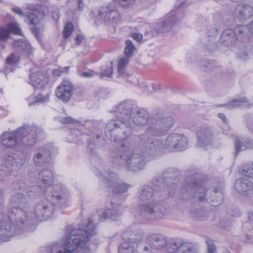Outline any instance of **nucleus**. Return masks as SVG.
Instances as JSON below:
<instances>
[{
    "mask_svg": "<svg viewBox=\"0 0 253 253\" xmlns=\"http://www.w3.org/2000/svg\"><path fill=\"white\" fill-rule=\"evenodd\" d=\"M6 29L9 30V34L11 32L19 35L20 33V29L17 25L13 23H9L6 26Z\"/></svg>",
    "mask_w": 253,
    "mask_h": 253,
    "instance_id": "50",
    "label": "nucleus"
},
{
    "mask_svg": "<svg viewBox=\"0 0 253 253\" xmlns=\"http://www.w3.org/2000/svg\"><path fill=\"white\" fill-rule=\"evenodd\" d=\"M206 243L207 245L208 253H216V247L212 241L208 240Z\"/></svg>",
    "mask_w": 253,
    "mask_h": 253,
    "instance_id": "53",
    "label": "nucleus"
},
{
    "mask_svg": "<svg viewBox=\"0 0 253 253\" xmlns=\"http://www.w3.org/2000/svg\"><path fill=\"white\" fill-rule=\"evenodd\" d=\"M235 15L241 19H247L253 15V8L248 4H239L235 9Z\"/></svg>",
    "mask_w": 253,
    "mask_h": 253,
    "instance_id": "30",
    "label": "nucleus"
},
{
    "mask_svg": "<svg viewBox=\"0 0 253 253\" xmlns=\"http://www.w3.org/2000/svg\"><path fill=\"white\" fill-rule=\"evenodd\" d=\"M74 25L71 22H68L64 26V40L68 38L72 34Z\"/></svg>",
    "mask_w": 253,
    "mask_h": 253,
    "instance_id": "48",
    "label": "nucleus"
},
{
    "mask_svg": "<svg viewBox=\"0 0 253 253\" xmlns=\"http://www.w3.org/2000/svg\"><path fill=\"white\" fill-rule=\"evenodd\" d=\"M111 208L107 209L99 215V219L102 221L107 219L115 220L121 214V205L111 202Z\"/></svg>",
    "mask_w": 253,
    "mask_h": 253,
    "instance_id": "27",
    "label": "nucleus"
},
{
    "mask_svg": "<svg viewBox=\"0 0 253 253\" xmlns=\"http://www.w3.org/2000/svg\"><path fill=\"white\" fill-rule=\"evenodd\" d=\"M136 140L143 152L152 155L160 154L164 149L169 152L181 151L187 148L188 144L186 136L175 132L167 136L164 142L162 139L151 138L147 134H139Z\"/></svg>",
    "mask_w": 253,
    "mask_h": 253,
    "instance_id": "4",
    "label": "nucleus"
},
{
    "mask_svg": "<svg viewBox=\"0 0 253 253\" xmlns=\"http://www.w3.org/2000/svg\"><path fill=\"white\" fill-rule=\"evenodd\" d=\"M126 68L118 66V73L119 76L128 78L130 75L125 72Z\"/></svg>",
    "mask_w": 253,
    "mask_h": 253,
    "instance_id": "55",
    "label": "nucleus"
},
{
    "mask_svg": "<svg viewBox=\"0 0 253 253\" xmlns=\"http://www.w3.org/2000/svg\"><path fill=\"white\" fill-rule=\"evenodd\" d=\"M174 119L169 116L160 118L158 115H155L153 125L147 128L145 132L141 134H147L153 136H161L166 133L173 125Z\"/></svg>",
    "mask_w": 253,
    "mask_h": 253,
    "instance_id": "10",
    "label": "nucleus"
},
{
    "mask_svg": "<svg viewBox=\"0 0 253 253\" xmlns=\"http://www.w3.org/2000/svg\"><path fill=\"white\" fill-rule=\"evenodd\" d=\"M93 72L92 71H89L87 72H84L82 73L81 76L84 78H90L93 76Z\"/></svg>",
    "mask_w": 253,
    "mask_h": 253,
    "instance_id": "64",
    "label": "nucleus"
},
{
    "mask_svg": "<svg viewBox=\"0 0 253 253\" xmlns=\"http://www.w3.org/2000/svg\"><path fill=\"white\" fill-rule=\"evenodd\" d=\"M120 5L128 8L131 6L134 3L135 0H115Z\"/></svg>",
    "mask_w": 253,
    "mask_h": 253,
    "instance_id": "52",
    "label": "nucleus"
},
{
    "mask_svg": "<svg viewBox=\"0 0 253 253\" xmlns=\"http://www.w3.org/2000/svg\"><path fill=\"white\" fill-rule=\"evenodd\" d=\"M184 2L177 0L176 2L177 9H179L184 4ZM184 16V14L180 10L176 11L175 9L172 10L169 14L167 15L166 19L161 22L160 25V28L158 29L159 33H165L170 31L174 24L179 20L182 19Z\"/></svg>",
    "mask_w": 253,
    "mask_h": 253,
    "instance_id": "12",
    "label": "nucleus"
},
{
    "mask_svg": "<svg viewBox=\"0 0 253 253\" xmlns=\"http://www.w3.org/2000/svg\"><path fill=\"white\" fill-rule=\"evenodd\" d=\"M196 135L198 138L197 145L203 147L210 145L212 142L214 132L211 126L204 125L197 128Z\"/></svg>",
    "mask_w": 253,
    "mask_h": 253,
    "instance_id": "19",
    "label": "nucleus"
},
{
    "mask_svg": "<svg viewBox=\"0 0 253 253\" xmlns=\"http://www.w3.org/2000/svg\"><path fill=\"white\" fill-rule=\"evenodd\" d=\"M59 191L61 190L58 185H53L52 187H49L47 189L43 186L41 187L40 186L34 185L29 188L27 193L29 196L40 195L41 194L44 193L46 196L60 200L62 199V195H60Z\"/></svg>",
    "mask_w": 253,
    "mask_h": 253,
    "instance_id": "17",
    "label": "nucleus"
},
{
    "mask_svg": "<svg viewBox=\"0 0 253 253\" xmlns=\"http://www.w3.org/2000/svg\"><path fill=\"white\" fill-rule=\"evenodd\" d=\"M39 183L42 184V186L47 189L51 187L50 185L53 181V174L52 172L49 169H43L39 173ZM53 186H51V187Z\"/></svg>",
    "mask_w": 253,
    "mask_h": 253,
    "instance_id": "29",
    "label": "nucleus"
},
{
    "mask_svg": "<svg viewBox=\"0 0 253 253\" xmlns=\"http://www.w3.org/2000/svg\"><path fill=\"white\" fill-rule=\"evenodd\" d=\"M95 234V227L90 219H88L85 229L75 228L72 225L67 226L64 253H84L89 237Z\"/></svg>",
    "mask_w": 253,
    "mask_h": 253,
    "instance_id": "7",
    "label": "nucleus"
},
{
    "mask_svg": "<svg viewBox=\"0 0 253 253\" xmlns=\"http://www.w3.org/2000/svg\"><path fill=\"white\" fill-rule=\"evenodd\" d=\"M101 128L97 129L93 128L89 134V138L87 139L88 144L87 150L91 156L96 155V149L98 147L104 146L106 144V140L105 139L102 129L103 125H99Z\"/></svg>",
    "mask_w": 253,
    "mask_h": 253,
    "instance_id": "14",
    "label": "nucleus"
},
{
    "mask_svg": "<svg viewBox=\"0 0 253 253\" xmlns=\"http://www.w3.org/2000/svg\"><path fill=\"white\" fill-rule=\"evenodd\" d=\"M147 244L153 250H160L167 245L166 239L160 234H152L147 237Z\"/></svg>",
    "mask_w": 253,
    "mask_h": 253,
    "instance_id": "26",
    "label": "nucleus"
},
{
    "mask_svg": "<svg viewBox=\"0 0 253 253\" xmlns=\"http://www.w3.org/2000/svg\"><path fill=\"white\" fill-rule=\"evenodd\" d=\"M123 239L126 243H135L140 242L143 237L141 231L138 232H132L130 230H127L124 232L122 235Z\"/></svg>",
    "mask_w": 253,
    "mask_h": 253,
    "instance_id": "31",
    "label": "nucleus"
},
{
    "mask_svg": "<svg viewBox=\"0 0 253 253\" xmlns=\"http://www.w3.org/2000/svg\"><path fill=\"white\" fill-rule=\"evenodd\" d=\"M253 24H250L249 26L246 25H238L235 29L234 32L235 34L237 40L242 41L247 36V33L250 31L253 33V28L252 27Z\"/></svg>",
    "mask_w": 253,
    "mask_h": 253,
    "instance_id": "34",
    "label": "nucleus"
},
{
    "mask_svg": "<svg viewBox=\"0 0 253 253\" xmlns=\"http://www.w3.org/2000/svg\"><path fill=\"white\" fill-rule=\"evenodd\" d=\"M113 73V67L111 66H106L102 69L101 73V77L103 76L111 77Z\"/></svg>",
    "mask_w": 253,
    "mask_h": 253,
    "instance_id": "51",
    "label": "nucleus"
},
{
    "mask_svg": "<svg viewBox=\"0 0 253 253\" xmlns=\"http://www.w3.org/2000/svg\"><path fill=\"white\" fill-rule=\"evenodd\" d=\"M96 18L100 23H118L122 20L119 11L111 6L99 7Z\"/></svg>",
    "mask_w": 253,
    "mask_h": 253,
    "instance_id": "13",
    "label": "nucleus"
},
{
    "mask_svg": "<svg viewBox=\"0 0 253 253\" xmlns=\"http://www.w3.org/2000/svg\"><path fill=\"white\" fill-rule=\"evenodd\" d=\"M71 132V133H72L73 135H74L75 136L77 137L80 136H84L83 133L78 128H72Z\"/></svg>",
    "mask_w": 253,
    "mask_h": 253,
    "instance_id": "60",
    "label": "nucleus"
},
{
    "mask_svg": "<svg viewBox=\"0 0 253 253\" xmlns=\"http://www.w3.org/2000/svg\"><path fill=\"white\" fill-rule=\"evenodd\" d=\"M51 253H63V250L62 247L58 249V246L54 245L51 248Z\"/></svg>",
    "mask_w": 253,
    "mask_h": 253,
    "instance_id": "58",
    "label": "nucleus"
},
{
    "mask_svg": "<svg viewBox=\"0 0 253 253\" xmlns=\"http://www.w3.org/2000/svg\"><path fill=\"white\" fill-rule=\"evenodd\" d=\"M26 8L35 12L30 13L26 18L27 22L31 25L38 24L47 11L45 6L39 4H27Z\"/></svg>",
    "mask_w": 253,
    "mask_h": 253,
    "instance_id": "20",
    "label": "nucleus"
},
{
    "mask_svg": "<svg viewBox=\"0 0 253 253\" xmlns=\"http://www.w3.org/2000/svg\"><path fill=\"white\" fill-rule=\"evenodd\" d=\"M52 212L53 207L50 203L41 202L36 205L34 211V217L31 218L45 220L52 215Z\"/></svg>",
    "mask_w": 253,
    "mask_h": 253,
    "instance_id": "22",
    "label": "nucleus"
},
{
    "mask_svg": "<svg viewBox=\"0 0 253 253\" xmlns=\"http://www.w3.org/2000/svg\"><path fill=\"white\" fill-rule=\"evenodd\" d=\"M51 94L50 87H48L47 92L45 93L44 92L40 93L35 97L31 95L27 99L29 102V105L31 106L38 103H43L47 102L49 101Z\"/></svg>",
    "mask_w": 253,
    "mask_h": 253,
    "instance_id": "32",
    "label": "nucleus"
},
{
    "mask_svg": "<svg viewBox=\"0 0 253 253\" xmlns=\"http://www.w3.org/2000/svg\"><path fill=\"white\" fill-rule=\"evenodd\" d=\"M235 188L238 193L244 196L253 194V183L246 178L237 179L235 183Z\"/></svg>",
    "mask_w": 253,
    "mask_h": 253,
    "instance_id": "25",
    "label": "nucleus"
},
{
    "mask_svg": "<svg viewBox=\"0 0 253 253\" xmlns=\"http://www.w3.org/2000/svg\"><path fill=\"white\" fill-rule=\"evenodd\" d=\"M43 133L42 129L37 126L24 125L14 131L4 132L0 139L6 148L25 149L33 146L37 138Z\"/></svg>",
    "mask_w": 253,
    "mask_h": 253,
    "instance_id": "5",
    "label": "nucleus"
},
{
    "mask_svg": "<svg viewBox=\"0 0 253 253\" xmlns=\"http://www.w3.org/2000/svg\"><path fill=\"white\" fill-rule=\"evenodd\" d=\"M14 162L13 156H7L0 164V180H3L4 177L11 175Z\"/></svg>",
    "mask_w": 253,
    "mask_h": 253,
    "instance_id": "28",
    "label": "nucleus"
},
{
    "mask_svg": "<svg viewBox=\"0 0 253 253\" xmlns=\"http://www.w3.org/2000/svg\"><path fill=\"white\" fill-rule=\"evenodd\" d=\"M246 121L247 127L250 130L253 131V116H247Z\"/></svg>",
    "mask_w": 253,
    "mask_h": 253,
    "instance_id": "54",
    "label": "nucleus"
},
{
    "mask_svg": "<svg viewBox=\"0 0 253 253\" xmlns=\"http://www.w3.org/2000/svg\"><path fill=\"white\" fill-rule=\"evenodd\" d=\"M177 171L172 168L165 169L162 178H154L151 182L152 186L144 185L138 190L137 197L141 201H146L154 196V192L164 193L168 191V195L172 197L176 190V186L173 182Z\"/></svg>",
    "mask_w": 253,
    "mask_h": 253,
    "instance_id": "6",
    "label": "nucleus"
},
{
    "mask_svg": "<svg viewBox=\"0 0 253 253\" xmlns=\"http://www.w3.org/2000/svg\"><path fill=\"white\" fill-rule=\"evenodd\" d=\"M30 81L35 88L44 89L49 81L48 75L40 70L33 71L30 75Z\"/></svg>",
    "mask_w": 253,
    "mask_h": 253,
    "instance_id": "23",
    "label": "nucleus"
},
{
    "mask_svg": "<svg viewBox=\"0 0 253 253\" xmlns=\"http://www.w3.org/2000/svg\"><path fill=\"white\" fill-rule=\"evenodd\" d=\"M119 253H134V247L128 243H122L118 249Z\"/></svg>",
    "mask_w": 253,
    "mask_h": 253,
    "instance_id": "42",
    "label": "nucleus"
},
{
    "mask_svg": "<svg viewBox=\"0 0 253 253\" xmlns=\"http://www.w3.org/2000/svg\"><path fill=\"white\" fill-rule=\"evenodd\" d=\"M25 227L20 228L9 220H3L0 222V245L11 240L14 234H21L20 231Z\"/></svg>",
    "mask_w": 253,
    "mask_h": 253,
    "instance_id": "15",
    "label": "nucleus"
},
{
    "mask_svg": "<svg viewBox=\"0 0 253 253\" xmlns=\"http://www.w3.org/2000/svg\"><path fill=\"white\" fill-rule=\"evenodd\" d=\"M9 38V30L6 28L0 27V44L6 42Z\"/></svg>",
    "mask_w": 253,
    "mask_h": 253,
    "instance_id": "45",
    "label": "nucleus"
},
{
    "mask_svg": "<svg viewBox=\"0 0 253 253\" xmlns=\"http://www.w3.org/2000/svg\"><path fill=\"white\" fill-rule=\"evenodd\" d=\"M19 61V56L14 53H11L6 58V63L10 65H16Z\"/></svg>",
    "mask_w": 253,
    "mask_h": 253,
    "instance_id": "47",
    "label": "nucleus"
},
{
    "mask_svg": "<svg viewBox=\"0 0 253 253\" xmlns=\"http://www.w3.org/2000/svg\"><path fill=\"white\" fill-rule=\"evenodd\" d=\"M207 19L203 16L199 17L196 21V27L199 31H203L205 29L207 26Z\"/></svg>",
    "mask_w": 253,
    "mask_h": 253,
    "instance_id": "46",
    "label": "nucleus"
},
{
    "mask_svg": "<svg viewBox=\"0 0 253 253\" xmlns=\"http://www.w3.org/2000/svg\"><path fill=\"white\" fill-rule=\"evenodd\" d=\"M236 41L235 34L234 31L230 29H227L225 30L223 33L220 37L221 42L225 46H229L233 44Z\"/></svg>",
    "mask_w": 253,
    "mask_h": 253,
    "instance_id": "35",
    "label": "nucleus"
},
{
    "mask_svg": "<svg viewBox=\"0 0 253 253\" xmlns=\"http://www.w3.org/2000/svg\"><path fill=\"white\" fill-rule=\"evenodd\" d=\"M137 106L134 101L125 100L115 107L114 111L118 119L111 120L105 128L104 133L108 139L119 142L131 135L132 130L129 121Z\"/></svg>",
    "mask_w": 253,
    "mask_h": 253,
    "instance_id": "2",
    "label": "nucleus"
},
{
    "mask_svg": "<svg viewBox=\"0 0 253 253\" xmlns=\"http://www.w3.org/2000/svg\"><path fill=\"white\" fill-rule=\"evenodd\" d=\"M13 48L18 51H24L29 55L33 53V49L30 43L25 40H15L13 42Z\"/></svg>",
    "mask_w": 253,
    "mask_h": 253,
    "instance_id": "33",
    "label": "nucleus"
},
{
    "mask_svg": "<svg viewBox=\"0 0 253 253\" xmlns=\"http://www.w3.org/2000/svg\"><path fill=\"white\" fill-rule=\"evenodd\" d=\"M64 125H71L74 126H84L85 122H81L79 120H76L70 117H64Z\"/></svg>",
    "mask_w": 253,
    "mask_h": 253,
    "instance_id": "44",
    "label": "nucleus"
},
{
    "mask_svg": "<svg viewBox=\"0 0 253 253\" xmlns=\"http://www.w3.org/2000/svg\"><path fill=\"white\" fill-rule=\"evenodd\" d=\"M33 32L35 34V37L37 39V40L40 42L42 39V35L39 30L38 29H34Z\"/></svg>",
    "mask_w": 253,
    "mask_h": 253,
    "instance_id": "62",
    "label": "nucleus"
},
{
    "mask_svg": "<svg viewBox=\"0 0 253 253\" xmlns=\"http://www.w3.org/2000/svg\"><path fill=\"white\" fill-rule=\"evenodd\" d=\"M220 31V27L217 24H212L207 27L206 35L209 37L217 36Z\"/></svg>",
    "mask_w": 253,
    "mask_h": 253,
    "instance_id": "39",
    "label": "nucleus"
},
{
    "mask_svg": "<svg viewBox=\"0 0 253 253\" xmlns=\"http://www.w3.org/2000/svg\"><path fill=\"white\" fill-rule=\"evenodd\" d=\"M11 207L8 212V217L11 223L20 229L25 227L29 219L26 212L23 210L28 206V200L22 193H16L9 200Z\"/></svg>",
    "mask_w": 253,
    "mask_h": 253,
    "instance_id": "8",
    "label": "nucleus"
},
{
    "mask_svg": "<svg viewBox=\"0 0 253 253\" xmlns=\"http://www.w3.org/2000/svg\"><path fill=\"white\" fill-rule=\"evenodd\" d=\"M131 37L138 42H140L142 40V36L139 33H133L131 35Z\"/></svg>",
    "mask_w": 253,
    "mask_h": 253,
    "instance_id": "59",
    "label": "nucleus"
},
{
    "mask_svg": "<svg viewBox=\"0 0 253 253\" xmlns=\"http://www.w3.org/2000/svg\"><path fill=\"white\" fill-rule=\"evenodd\" d=\"M73 85L67 80H64V102H68L72 95Z\"/></svg>",
    "mask_w": 253,
    "mask_h": 253,
    "instance_id": "38",
    "label": "nucleus"
},
{
    "mask_svg": "<svg viewBox=\"0 0 253 253\" xmlns=\"http://www.w3.org/2000/svg\"><path fill=\"white\" fill-rule=\"evenodd\" d=\"M219 106L225 107L228 109H231L235 107L242 106H245L248 107H249V104L247 98L242 97L239 98H234L228 103L226 104H221Z\"/></svg>",
    "mask_w": 253,
    "mask_h": 253,
    "instance_id": "37",
    "label": "nucleus"
},
{
    "mask_svg": "<svg viewBox=\"0 0 253 253\" xmlns=\"http://www.w3.org/2000/svg\"><path fill=\"white\" fill-rule=\"evenodd\" d=\"M129 62V58L126 57H123L120 59L119 62L118 66H121L122 67L126 68Z\"/></svg>",
    "mask_w": 253,
    "mask_h": 253,
    "instance_id": "56",
    "label": "nucleus"
},
{
    "mask_svg": "<svg viewBox=\"0 0 253 253\" xmlns=\"http://www.w3.org/2000/svg\"><path fill=\"white\" fill-rule=\"evenodd\" d=\"M135 135L121 143L120 147L114 148L110 152V160L114 165L125 166L129 170L137 171L143 169L146 162L143 156L138 153H133L135 150H139L145 155H152L143 152Z\"/></svg>",
    "mask_w": 253,
    "mask_h": 253,
    "instance_id": "3",
    "label": "nucleus"
},
{
    "mask_svg": "<svg viewBox=\"0 0 253 253\" xmlns=\"http://www.w3.org/2000/svg\"><path fill=\"white\" fill-rule=\"evenodd\" d=\"M235 155L246 149L253 148V140L247 139L242 142L239 138L235 139Z\"/></svg>",
    "mask_w": 253,
    "mask_h": 253,
    "instance_id": "36",
    "label": "nucleus"
},
{
    "mask_svg": "<svg viewBox=\"0 0 253 253\" xmlns=\"http://www.w3.org/2000/svg\"><path fill=\"white\" fill-rule=\"evenodd\" d=\"M33 163L38 167H42L50 161V152L44 147H41L35 151L33 156Z\"/></svg>",
    "mask_w": 253,
    "mask_h": 253,
    "instance_id": "24",
    "label": "nucleus"
},
{
    "mask_svg": "<svg viewBox=\"0 0 253 253\" xmlns=\"http://www.w3.org/2000/svg\"><path fill=\"white\" fill-rule=\"evenodd\" d=\"M200 64L202 69L205 71H212L216 67V63L214 62H210L207 59L201 61Z\"/></svg>",
    "mask_w": 253,
    "mask_h": 253,
    "instance_id": "43",
    "label": "nucleus"
},
{
    "mask_svg": "<svg viewBox=\"0 0 253 253\" xmlns=\"http://www.w3.org/2000/svg\"><path fill=\"white\" fill-rule=\"evenodd\" d=\"M167 250L169 253H198L197 247L189 243L174 241L167 245Z\"/></svg>",
    "mask_w": 253,
    "mask_h": 253,
    "instance_id": "18",
    "label": "nucleus"
},
{
    "mask_svg": "<svg viewBox=\"0 0 253 253\" xmlns=\"http://www.w3.org/2000/svg\"><path fill=\"white\" fill-rule=\"evenodd\" d=\"M185 181L181 188L185 199L190 198L193 203H209L214 207L220 205L223 201L222 189L219 187L206 189L202 175L196 170L188 169Z\"/></svg>",
    "mask_w": 253,
    "mask_h": 253,
    "instance_id": "1",
    "label": "nucleus"
},
{
    "mask_svg": "<svg viewBox=\"0 0 253 253\" xmlns=\"http://www.w3.org/2000/svg\"><path fill=\"white\" fill-rule=\"evenodd\" d=\"M12 11L20 16H24V14L19 7H14L11 8Z\"/></svg>",
    "mask_w": 253,
    "mask_h": 253,
    "instance_id": "63",
    "label": "nucleus"
},
{
    "mask_svg": "<svg viewBox=\"0 0 253 253\" xmlns=\"http://www.w3.org/2000/svg\"><path fill=\"white\" fill-rule=\"evenodd\" d=\"M126 46L125 47L124 52L126 57L130 58L133 55L134 51L136 50L134 45L132 42L127 40L126 41Z\"/></svg>",
    "mask_w": 253,
    "mask_h": 253,
    "instance_id": "41",
    "label": "nucleus"
},
{
    "mask_svg": "<svg viewBox=\"0 0 253 253\" xmlns=\"http://www.w3.org/2000/svg\"><path fill=\"white\" fill-rule=\"evenodd\" d=\"M55 94L57 98L63 101V82L61 83L56 87Z\"/></svg>",
    "mask_w": 253,
    "mask_h": 253,
    "instance_id": "49",
    "label": "nucleus"
},
{
    "mask_svg": "<svg viewBox=\"0 0 253 253\" xmlns=\"http://www.w3.org/2000/svg\"><path fill=\"white\" fill-rule=\"evenodd\" d=\"M98 176L106 187L113 188L115 196L126 192L129 187V185L119 182L117 175L113 172H108L105 175L99 173Z\"/></svg>",
    "mask_w": 253,
    "mask_h": 253,
    "instance_id": "11",
    "label": "nucleus"
},
{
    "mask_svg": "<svg viewBox=\"0 0 253 253\" xmlns=\"http://www.w3.org/2000/svg\"><path fill=\"white\" fill-rule=\"evenodd\" d=\"M84 37L82 34H78L75 38V42L76 45H79L84 40Z\"/></svg>",
    "mask_w": 253,
    "mask_h": 253,
    "instance_id": "61",
    "label": "nucleus"
},
{
    "mask_svg": "<svg viewBox=\"0 0 253 253\" xmlns=\"http://www.w3.org/2000/svg\"><path fill=\"white\" fill-rule=\"evenodd\" d=\"M155 115H150L149 112L146 109L138 108L134 111L131 116V122L136 126H142L146 124L148 125V127L153 125Z\"/></svg>",
    "mask_w": 253,
    "mask_h": 253,
    "instance_id": "16",
    "label": "nucleus"
},
{
    "mask_svg": "<svg viewBox=\"0 0 253 253\" xmlns=\"http://www.w3.org/2000/svg\"><path fill=\"white\" fill-rule=\"evenodd\" d=\"M216 47V44L214 42H211L209 44L206 45L205 49L208 52H211L214 50Z\"/></svg>",
    "mask_w": 253,
    "mask_h": 253,
    "instance_id": "57",
    "label": "nucleus"
},
{
    "mask_svg": "<svg viewBox=\"0 0 253 253\" xmlns=\"http://www.w3.org/2000/svg\"><path fill=\"white\" fill-rule=\"evenodd\" d=\"M166 207L155 201L137 205L136 216L140 220H154L163 218L167 213Z\"/></svg>",
    "mask_w": 253,
    "mask_h": 253,
    "instance_id": "9",
    "label": "nucleus"
},
{
    "mask_svg": "<svg viewBox=\"0 0 253 253\" xmlns=\"http://www.w3.org/2000/svg\"><path fill=\"white\" fill-rule=\"evenodd\" d=\"M179 197L185 201H189L191 207H189L188 209V212L190 216L192 217L199 220H203L206 218L207 216V211L203 208H201V204L203 202H200L198 205L196 203H193L190 198L185 199L184 197V194L181 191V189L179 190ZM203 203H204L203 202Z\"/></svg>",
    "mask_w": 253,
    "mask_h": 253,
    "instance_id": "21",
    "label": "nucleus"
},
{
    "mask_svg": "<svg viewBox=\"0 0 253 253\" xmlns=\"http://www.w3.org/2000/svg\"><path fill=\"white\" fill-rule=\"evenodd\" d=\"M241 172L247 177L253 178V163H248L243 165Z\"/></svg>",
    "mask_w": 253,
    "mask_h": 253,
    "instance_id": "40",
    "label": "nucleus"
}]
</instances>
